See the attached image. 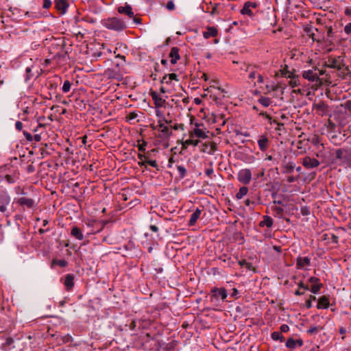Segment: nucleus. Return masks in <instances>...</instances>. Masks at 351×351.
<instances>
[{
	"mask_svg": "<svg viewBox=\"0 0 351 351\" xmlns=\"http://www.w3.org/2000/svg\"><path fill=\"white\" fill-rule=\"evenodd\" d=\"M101 24L106 28L116 32L123 31L127 28L125 22L118 17L105 19L101 21Z\"/></svg>",
	"mask_w": 351,
	"mask_h": 351,
	"instance_id": "1",
	"label": "nucleus"
},
{
	"mask_svg": "<svg viewBox=\"0 0 351 351\" xmlns=\"http://www.w3.org/2000/svg\"><path fill=\"white\" fill-rule=\"evenodd\" d=\"M302 77L304 79L314 83L312 85V88L314 90H317L323 84L322 80L319 77V74H317V68L304 71L302 72Z\"/></svg>",
	"mask_w": 351,
	"mask_h": 351,
	"instance_id": "2",
	"label": "nucleus"
},
{
	"mask_svg": "<svg viewBox=\"0 0 351 351\" xmlns=\"http://www.w3.org/2000/svg\"><path fill=\"white\" fill-rule=\"evenodd\" d=\"M210 293H211L210 297H211L212 301L215 300L217 302V301H219V299H221L222 301H224L228 296L227 291L223 287H221V288L213 287L211 289Z\"/></svg>",
	"mask_w": 351,
	"mask_h": 351,
	"instance_id": "3",
	"label": "nucleus"
},
{
	"mask_svg": "<svg viewBox=\"0 0 351 351\" xmlns=\"http://www.w3.org/2000/svg\"><path fill=\"white\" fill-rule=\"evenodd\" d=\"M238 180L245 184H248L252 180V171L249 169H241L237 175Z\"/></svg>",
	"mask_w": 351,
	"mask_h": 351,
	"instance_id": "4",
	"label": "nucleus"
},
{
	"mask_svg": "<svg viewBox=\"0 0 351 351\" xmlns=\"http://www.w3.org/2000/svg\"><path fill=\"white\" fill-rule=\"evenodd\" d=\"M117 12L119 14L127 15L129 18H131V19L133 18L134 21L136 23H140V19L134 17V13L132 11V8L131 5L128 4L127 3L125 4L124 6L118 7Z\"/></svg>",
	"mask_w": 351,
	"mask_h": 351,
	"instance_id": "5",
	"label": "nucleus"
},
{
	"mask_svg": "<svg viewBox=\"0 0 351 351\" xmlns=\"http://www.w3.org/2000/svg\"><path fill=\"white\" fill-rule=\"evenodd\" d=\"M311 259L307 256H298L296 259V268L298 269L308 270L311 265Z\"/></svg>",
	"mask_w": 351,
	"mask_h": 351,
	"instance_id": "6",
	"label": "nucleus"
},
{
	"mask_svg": "<svg viewBox=\"0 0 351 351\" xmlns=\"http://www.w3.org/2000/svg\"><path fill=\"white\" fill-rule=\"evenodd\" d=\"M165 122L163 120L158 119L156 129L161 132L162 138H169L171 135V132L169 128L165 125Z\"/></svg>",
	"mask_w": 351,
	"mask_h": 351,
	"instance_id": "7",
	"label": "nucleus"
},
{
	"mask_svg": "<svg viewBox=\"0 0 351 351\" xmlns=\"http://www.w3.org/2000/svg\"><path fill=\"white\" fill-rule=\"evenodd\" d=\"M151 97L154 101L156 108H166L167 102L165 99L158 95L156 93L153 92L151 93Z\"/></svg>",
	"mask_w": 351,
	"mask_h": 351,
	"instance_id": "8",
	"label": "nucleus"
},
{
	"mask_svg": "<svg viewBox=\"0 0 351 351\" xmlns=\"http://www.w3.org/2000/svg\"><path fill=\"white\" fill-rule=\"evenodd\" d=\"M320 162L316 158H312L309 156H306L302 159V165L306 169H313L317 167Z\"/></svg>",
	"mask_w": 351,
	"mask_h": 351,
	"instance_id": "9",
	"label": "nucleus"
},
{
	"mask_svg": "<svg viewBox=\"0 0 351 351\" xmlns=\"http://www.w3.org/2000/svg\"><path fill=\"white\" fill-rule=\"evenodd\" d=\"M313 110H315L318 115L323 117L328 113V106L324 102H319L313 104Z\"/></svg>",
	"mask_w": 351,
	"mask_h": 351,
	"instance_id": "10",
	"label": "nucleus"
},
{
	"mask_svg": "<svg viewBox=\"0 0 351 351\" xmlns=\"http://www.w3.org/2000/svg\"><path fill=\"white\" fill-rule=\"evenodd\" d=\"M308 282L312 284L311 291L313 293L317 294L322 287V284L319 282V279L316 277H311Z\"/></svg>",
	"mask_w": 351,
	"mask_h": 351,
	"instance_id": "11",
	"label": "nucleus"
},
{
	"mask_svg": "<svg viewBox=\"0 0 351 351\" xmlns=\"http://www.w3.org/2000/svg\"><path fill=\"white\" fill-rule=\"evenodd\" d=\"M325 66L341 69V62H340V57L336 58H330L328 61L325 62Z\"/></svg>",
	"mask_w": 351,
	"mask_h": 351,
	"instance_id": "12",
	"label": "nucleus"
},
{
	"mask_svg": "<svg viewBox=\"0 0 351 351\" xmlns=\"http://www.w3.org/2000/svg\"><path fill=\"white\" fill-rule=\"evenodd\" d=\"M69 4L66 0H56L55 8L60 11V14H63L66 12Z\"/></svg>",
	"mask_w": 351,
	"mask_h": 351,
	"instance_id": "13",
	"label": "nucleus"
},
{
	"mask_svg": "<svg viewBox=\"0 0 351 351\" xmlns=\"http://www.w3.org/2000/svg\"><path fill=\"white\" fill-rule=\"evenodd\" d=\"M257 143L260 150L262 152H265L269 146V139L265 135H261Z\"/></svg>",
	"mask_w": 351,
	"mask_h": 351,
	"instance_id": "14",
	"label": "nucleus"
},
{
	"mask_svg": "<svg viewBox=\"0 0 351 351\" xmlns=\"http://www.w3.org/2000/svg\"><path fill=\"white\" fill-rule=\"evenodd\" d=\"M196 128H194L192 132L190 133L189 136L191 138H193L194 136L201 138H206L208 137V135L206 134V132L204 131L202 129L198 128L199 125H195Z\"/></svg>",
	"mask_w": 351,
	"mask_h": 351,
	"instance_id": "15",
	"label": "nucleus"
},
{
	"mask_svg": "<svg viewBox=\"0 0 351 351\" xmlns=\"http://www.w3.org/2000/svg\"><path fill=\"white\" fill-rule=\"evenodd\" d=\"M218 30L216 27L213 26H208L206 27V31L203 32V36L204 38L208 39L210 37H215L217 36Z\"/></svg>",
	"mask_w": 351,
	"mask_h": 351,
	"instance_id": "16",
	"label": "nucleus"
},
{
	"mask_svg": "<svg viewBox=\"0 0 351 351\" xmlns=\"http://www.w3.org/2000/svg\"><path fill=\"white\" fill-rule=\"evenodd\" d=\"M18 203L23 206H25L28 208H31L34 206V201L31 198L26 197H20L18 199Z\"/></svg>",
	"mask_w": 351,
	"mask_h": 351,
	"instance_id": "17",
	"label": "nucleus"
},
{
	"mask_svg": "<svg viewBox=\"0 0 351 351\" xmlns=\"http://www.w3.org/2000/svg\"><path fill=\"white\" fill-rule=\"evenodd\" d=\"M259 69H260V67L258 66L250 65V66H247L246 71L249 72V75H248L249 79H250L252 81L255 80L259 73V72L258 71Z\"/></svg>",
	"mask_w": 351,
	"mask_h": 351,
	"instance_id": "18",
	"label": "nucleus"
},
{
	"mask_svg": "<svg viewBox=\"0 0 351 351\" xmlns=\"http://www.w3.org/2000/svg\"><path fill=\"white\" fill-rule=\"evenodd\" d=\"M201 213L202 210L199 209V208H197L193 212V213L190 216L189 225L191 226H194L196 223L197 219L199 218Z\"/></svg>",
	"mask_w": 351,
	"mask_h": 351,
	"instance_id": "19",
	"label": "nucleus"
},
{
	"mask_svg": "<svg viewBox=\"0 0 351 351\" xmlns=\"http://www.w3.org/2000/svg\"><path fill=\"white\" fill-rule=\"evenodd\" d=\"M169 57L171 58V64H175L180 58L179 55V49L178 47L171 48L169 53Z\"/></svg>",
	"mask_w": 351,
	"mask_h": 351,
	"instance_id": "20",
	"label": "nucleus"
},
{
	"mask_svg": "<svg viewBox=\"0 0 351 351\" xmlns=\"http://www.w3.org/2000/svg\"><path fill=\"white\" fill-rule=\"evenodd\" d=\"M303 342L301 339L294 340L293 338H289L286 342V346L290 349H294L297 346H302Z\"/></svg>",
	"mask_w": 351,
	"mask_h": 351,
	"instance_id": "21",
	"label": "nucleus"
},
{
	"mask_svg": "<svg viewBox=\"0 0 351 351\" xmlns=\"http://www.w3.org/2000/svg\"><path fill=\"white\" fill-rule=\"evenodd\" d=\"M256 5L255 3L247 2L244 4L243 8L241 9V12L242 14H247L250 16L253 15V13L250 9L251 7L255 8Z\"/></svg>",
	"mask_w": 351,
	"mask_h": 351,
	"instance_id": "22",
	"label": "nucleus"
},
{
	"mask_svg": "<svg viewBox=\"0 0 351 351\" xmlns=\"http://www.w3.org/2000/svg\"><path fill=\"white\" fill-rule=\"evenodd\" d=\"M64 285L67 290H71L74 286V277L71 274H67L65 276Z\"/></svg>",
	"mask_w": 351,
	"mask_h": 351,
	"instance_id": "23",
	"label": "nucleus"
},
{
	"mask_svg": "<svg viewBox=\"0 0 351 351\" xmlns=\"http://www.w3.org/2000/svg\"><path fill=\"white\" fill-rule=\"evenodd\" d=\"M330 303L328 299L326 296L321 297L317 302V308H328Z\"/></svg>",
	"mask_w": 351,
	"mask_h": 351,
	"instance_id": "24",
	"label": "nucleus"
},
{
	"mask_svg": "<svg viewBox=\"0 0 351 351\" xmlns=\"http://www.w3.org/2000/svg\"><path fill=\"white\" fill-rule=\"evenodd\" d=\"M71 234L75 237L76 239L82 240L84 239V235L81 231V230L77 226H74L72 228L71 230Z\"/></svg>",
	"mask_w": 351,
	"mask_h": 351,
	"instance_id": "25",
	"label": "nucleus"
},
{
	"mask_svg": "<svg viewBox=\"0 0 351 351\" xmlns=\"http://www.w3.org/2000/svg\"><path fill=\"white\" fill-rule=\"evenodd\" d=\"M199 140H194L193 138L190 137L189 139L186 141H183L182 142V145L183 149H186L189 145L197 146L199 143Z\"/></svg>",
	"mask_w": 351,
	"mask_h": 351,
	"instance_id": "26",
	"label": "nucleus"
},
{
	"mask_svg": "<svg viewBox=\"0 0 351 351\" xmlns=\"http://www.w3.org/2000/svg\"><path fill=\"white\" fill-rule=\"evenodd\" d=\"M273 225V219L269 216L265 215L263 217V220L261 221L259 223L261 227L267 226V228H271Z\"/></svg>",
	"mask_w": 351,
	"mask_h": 351,
	"instance_id": "27",
	"label": "nucleus"
},
{
	"mask_svg": "<svg viewBox=\"0 0 351 351\" xmlns=\"http://www.w3.org/2000/svg\"><path fill=\"white\" fill-rule=\"evenodd\" d=\"M280 74L282 77L289 78L292 76L293 74H294L293 72L289 71V67L287 65L282 66V68L280 69Z\"/></svg>",
	"mask_w": 351,
	"mask_h": 351,
	"instance_id": "28",
	"label": "nucleus"
},
{
	"mask_svg": "<svg viewBox=\"0 0 351 351\" xmlns=\"http://www.w3.org/2000/svg\"><path fill=\"white\" fill-rule=\"evenodd\" d=\"M156 116L158 118V119L163 120L166 123L170 124L172 123L171 120L166 119L164 116L163 112L160 110L159 108H156L155 110Z\"/></svg>",
	"mask_w": 351,
	"mask_h": 351,
	"instance_id": "29",
	"label": "nucleus"
},
{
	"mask_svg": "<svg viewBox=\"0 0 351 351\" xmlns=\"http://www.w3.org/2000/svg\"><path fill=\"white\" fill-rule=\"evenodd\" d=\"M258 102L263 107H268L271 104V99L267 97L261 96L258 99Z\"/></svg>",
	"mask_w": 351,
	"mask_h": 351,
	"instance_id": "30",
	"label": "nucleus"
},
{
	"mask_svg": "<svg viewBox=\"0 0 351 351\" xmlns=\"http://www.w3.org/2000/svg\"><path fill=\"white\" fill-rule=\"evenodd\" d=\"M138 114L136 112H130L126 115L125 119L130 123H135Z\"/></svg>",
	"mask_w": 351,
	"mask_h": 351,
	"instance_id": "31",
	"label": "nucleus"
},
{
	"mask_svg": "<svg viewBox=\"0 0 351 351\" xmlns=\"http://www.w3.org/2000/svg\"><path fill=\"white\" fill-rule=\"evenodd\" d=\"M248 192V188L247 186H242L239 189V192L236 194V198L237 199H242Z\"/></svg>",
	"mask_w": 351,
	"mask_h": 351,
	"instance_id": "32",
	"label": "nucleus"
},
{
	"mask_svg": "<svg viewBox=\"0 0 351 351\" xmlns=\"http://www.w3.org/2000/svg\"><path fill=\"white\" fill-rule=\"evenodd\" d=\"M289 78L290 79L289 84L291 87L294 88L299 86L300 82L298 76L295 75V73L293 74L292 76Z\"/></svg>",
	"mask_w": 351,
	"mask_h": 351,
	"instance_id": "33",
	"label": "nucleus"
},
{
	"mask_svg": "<svg viewBox=\"0 0 351 351\" xmlns=\"http://www.w3.org/2000/svg\"><path fill=\"white\" fill-rule=\"evenodd\" d=\"M106 74L109 78H113V79H117V80L122 79L121 75L119 73H117V71H114L113 70L108 69L106 71Z\"/></svg>",
	"mask_w": 351,
	"mask_h": 351,
	"instance_id": "34",
	"label": "nucleus"
},
{
	"mask_svg": "<svg viewBox=\"0 0 351 351\" xmlns=\"http://www.w3.org/2000/svg\"><path fill=\"white\" fill-rule=\"evenodd\" d=\"M271 209L274 212L276 216H277L279 218L282 217L284 209L282 207L278 206H273L271 207Z\"/></svg>",
	"mask_w": 351,
	"mask_h": 351,
	"instance_id": "35",
	"label": "nucleus"
},
{
	"mask_svg": "<svg viewBox=\"0 0 351 351\" xmlns=\"http://www.w3.org/2000/svg\"><path fill=\"white\" fill-rule=\"evenodd\" d=\"M10 199L9 196H6L2 204L0 205V212L5 213L6 210V206L10 203Z\"/></svg>",
	"mask_w": 351,
	"mask_h": 351,
	"instance_id": "36",
	"label": "nucleus"
},
{
	"mask_svg": "<svg viewBox=\"0 0 351 351\" xmlns=\"http://www.w3.org/2000/svg\"><path fill=\"white\" fill-rule=\"evenodd\" d=\"M271 338L274 340H280L281 342L285 341V337L282 336L281 332H274L271 333Z\"/></svg>",
	"mask_w": 351,
	"mask_h": 351,
	"instance_id": "37",
	"label": "nucleus"
},
{
	"mask_svg": "<svg viewBox=\"0 0 351 351\" xmlns=\"http://www.w3.org/2000/svg\"><path fill=\"white\" fill-rule=\"evenodd\" d=\"M177 170L178 171L180 178H183L185 177L186 174V169L184 166L178 165L177 167Z\"/></svg>",
	"mask_w": 351,
	"mask_h": 351,
	"instance_id": "38",
	"label": "nucleus"
},
{
	"mask_svg": "<svg viewBox=\"0 0 351 351\" xmlns=\"http://www.w3.org/2000/svg\"><path fill=\"white\" fill-rule=\"evenodd\" d=\"M71 83L70 82V81H69V80L64 81L63 86H62L63 93H68L71 89Z\"/></svg>",
	"mask_w": 351,
	"mask_h": 351,
	"instance_id": "39",
	"label": "nucleus"
},
{
	"mask_svg": "<svg viewBox=\"0 0 351 351\" xmlns=\"http://www.w3.org/2000/svg\"><path fill=\"white\" fill-rule=\"evenodd\" d=\"M220 13L219 5L215 4L212 7V10L210 11V14L212 16L218 15Z\"/></svg>",
	"mask_w": 351,
	"mask_h": 351,
	"instance_id": "40",
	"label": "nucleus"
},
{
	"mask_svg": "<svg viewBox=\"0 0 351 351\" xmlns=\"http://www.w3.org/2000/svg\"><path fill=\"white\" fill-rule=\"evenodd\" d=\"M284 168L285 169L287 172L291 173L293 171L295 168V165L292 162H289L285 165Z\"/></svg>",
	"mask_w": 351,
	"mask_h": 351,
	"instance_id": "41",
	"label": "nucleus"
},
{
	"mask_svg": "<svg viewBox=\"0 0 351 351\" xmlns=\"http://www.w3.org/2000/svg\"><path fill=\"white\" fill-rule=\"evenodd\" d=\"M165 79L171 80L172 82H178V75L176 73H170L169 75H165Z\"/></svg>",
	"mask_w": 351,
	"mask_h": 351,
	"instance_id": "42",
	"label": "nucleus"
},
{
	"mask_svg": "<svg viewBox=\"0 0 351 351\" xmlns=\"http://www.w3.org/2000/svg\"><path fill=\"white\" fill-rule=\"evenodd\" d=\"M146 146H147V142L143 141L142 142V143L138 144L137 147L140 152H143L145 151Z\"/></svg>",
	"mask_w": 351,
	"mask_h": 351,
	"instance_id": "43",
	"label": "nucleus"
},
{
	"mask_svg": "<svg viewBox=\"0 0 351 351\" xmlns=\"http://www.w3.org/2000/svg\"><path fill=\"white\" fill-rule=\"evenodd\" d=\"M318 330H319L318 327H317V326H311L307 330V333L309 334V335H313V334L317 333L318 332Z\"/></svg>",
	"mask_w": 351,
	"mask_h": 351,
	"instance_id": "44",
	"label": "nucleus"
},
{
	"mask_svg": "<svg viewBox=\"0 0 351 351\" xmlns=\"http://www.w3.org/2000/svg\"><path fill=\"white\" fill-rule=\"evenodd\" d=\"M171 128L174 130H182L184 129V125L183 124L176 123L174 125H171Z\"/></svg>",
	"mask_w": 351,
	"mask_h": 351,
	"instance_id": "45",
	"label": "nucleus"
},
{
	"mask_svg": "<svg viewBox=\"0 0 351 351\" xmlns=\"http://www.w3.org/2000/svg\"><path fill=\"white\" fill-rule=\"evenodd\" d=\"M146 162L147 165L152 166V167H154V168H157L158 167V165H157V162L156 160H149V158H147L146 160Z\"/></svg>",
	"mask_w": 351,
	"mask_h": 351,
	"instance_id": "46",
	"label": "nucleus"
},
{
	"mask_svg": "<svg viewBox=\"0 0 351 351\" xmlns=\"http://www.w3.org/2000/svg\"><path fill=\"white\" fill-rule=\"evenodd\" d=\"M51 6V0H43V8L45 9H49Z\"/></svg>",
	"mask_w": 351,
	"mask_h": 351,
	"instance_id": "47",
	"label": "nucleus"
},
{
	"mask_svg": "<svg viewBox=\"0 0 351 351\" xmlns=\"http://www.w3.org/2000/svg\"><path fill=\"white\" fill-rule=\"evenodd\" d=\"M344 32L347 35H349L351 34V23H349L347 25H346V26L344 27Z\"/></svg>",
	"mask_w": 351,
	"mask_h": 351,
	"instance_id": "48",
	"label": "nucleus"
},
{
	"mask_svg": "<svg viewBox=\"0 0 351 351\" xmlns=\"http://www.w3.org/2000/svg\"><path fill=\"white\" fill-rule=\"evenodd\" d=\"M31 71H32V69L30 67H27L26 69H25V72H26V77H25V80L27 81L29 80L31 77H32V75H31Z\"/></svg>",
	"mask_w": 351,
	"mask_h": 351,
	"instance_id": "49",
	"label": "nucleus"
},
{
	"mask_svg": "<svg viewBox=\"0 0 351 351\" xmlns=\"http://www.w3.org/2000/svg\"><path fill=\"white\" fill-rule=\"evenodd\" d=\"M23 135L28 141H32L33 140V137L30 133L23 131Z\"/></svg>",
	"mask_w": 351,
	"mask_h": 351,
	"instance_id": "50",
	"label": "nucleus"
},
{
	"mask_svg": "<svg viewBox=\"0 0 351 351\" xmlns=\"http://www.w3.org/2000/svg\"><path fill=\"white\" fill-rule=\"evenodd\" d=\"M280 328L281 332H287L289 330V327L287 324L281 325Z\"/></svg>",
	"mask_w": 351,
	"mask_h": 351,
	"instance_id": "51",
	"label": "nucleus"
},
{
	"mask_svg": "<svg viewBox=\"0 0 351 351\" xmlns=\"http://www.w3.org/2000/svg\"><path fill=\"white\" fill-rule=\"evenodd\" d=\"M345 109L351 112V100L346 101L344 104Z\"/></svg>",
	"mask_w": 351,
	"mask_h": 351,
	"instance_id": "52",
	"label": "nucleus"
},
{
	"mask_svg": "<svg viewBox=\"0 0 351 351\" xmlns=\"http://www.w3.org/2000/svg\"><path fill=\"white\" fill-rule=\"evenodd\" d=\"M167 8L169 10H174L175 8V5H174V3H173V1H169L167 3V5H166Z\"/></svg>",
	"mask_w": 351,
	"mask_h": 351,
	"instance_id": "53",
	"label": "nucleus"
},
{
	"mask_svg": "<svg viewBox=\"0 0 351 351\" xmlns=\"http://www.w3.org/2000/svg\"><path fill=\"white\" fill-rule=\"evenodd\" d=\"M15 128L17 130L21 131L23 129V123L18 121L15 123Z\"/></svg>",
	"mask_w": 351,
	"mask_h": 351,
	"instance_id": "54",
	"label": "nucleus"
},
{
	"mask_svg": "<svg viewBox=\"0 0 351 351\" xmlns=\"http://www.w3.org/2000/svg\"><path fill=\"white\" fill-rule=\"evenodd\" d=\"M343 156V151L341 149H339L336 151V158L337 159H341Z\"/></svg>",
	"mask_w": 351,
	"mask_h": 351,
	"instance_id": "55",
	"label": "nucleus"
},
{
	"mask_svg": "<svg viewBox=\"0 0 351 351\" xmlns=\"http://www.w3.org/2000/svg\"><path fill=\"white\" fill-rule=\"evenodd\" d=\"M298 287L300 288H302L304 290H309V287L308 285H304L302 282H300L298 284Z\"/></svg>",
	"mask_w": 351,
	"mask_h": 351,
	"instance_id": "56",
	"label": "nucleus"
},
{
	"mask_svg": "<svg viewBox=\"0 0 351 351\" xmlns=\"http://www.w3.org/2000/svg\"><path fill=\"white\" fill-rule=\"evenodd\" d=\"M239 294V291L238 290L236 289V288H234L232 289V292L230 293V296L232 298H237V295Z\"/></svg>",
	"mask_w": 351,
	"mask_h": 351,
	"instance_id": "57",
	"label": "nucleus"
},
{
	"mask_svg": "<svg viewBox=\"0 0 351 351\" xmlns=\"http://www.w3.org/2000/svg\"><path fill=\"white\" fill-rule=\"evenodd\" d=\"M58 265L62 267H64L67 265V262L65 260H59Z\"/></svg>",
	"mask_w": 351,
	"mask_h": 351,
	"instance_id": "58",
	"label": "nucleus"
},
{
	"mask_svg": "<svg viewBox=\"0 0 351 351\" xmlns=\"http://www.w3.org/2000/svg\"><path fill=\"white\" fill-rule=\"evenodd\" d=\"M161 83L162 84H172V81L171 80H166L165 79V75L163 76L162 79L161 80Z\"/></svg>",
	"mask_w": 351,
	"mask_h": 351,
	"instance_id": "59",
	"label": "nucleus"
},
{
	"mask_svg": "<svg viewBox=\"0 0 351 351\" xmlns=\"http://www.w3.org/2000/svg\"><path fill=\"white\" fill-rule=\"evenodd\" d=\"M256 78L258 79V83L262 84L264 82L263 76L262 75V74L261 73H258Z\"/></svg>",
	"mask_w": 351,
	"mask_h": 351,
	"instance_id": "60",
	"label": "nucleus"
},
{
	"mask_svg": "<svg viewBox=\"0 0 351 351\" xmlns=\"http://www.w3.org/2000/svg\"><path fill=\"white\" fill-rule=\"evenodd\" d=\"M138 158L139 160H143V159L147 160V158H149V156H146L145 154H138Z\"/></svg>",
	"mask_w": 351,
	"mask_h": 351,
	"instance_id": "61",
	"label": "nucleus"
},
{
	"mask_svg": "<svg viewBox=\"0 0 351 351\" xmlns=\"http://www.w3.org/2000/svg\"><path fill=\"white\" fill-rule=\"evenodd\" d=\"M157 152V150L156 149H151L150 151H148L145 155L146 156H149V158L152 156V154Z\"/></svg>",
	"mask_w": 351,
	"mask_h": 351,
	"instance_id": "62",
	"label": "nucleus"
},
{
	"mask_svg": "<svg viewBox=\"0 0 351 351\" xmlns=\"http://www.w3.org/2000/svg\"><path fill=\"white\" fill-rule=\"evenodd\" d=\"M150 229L153 231V232H157L158 230V228L155 226V225H152L150 226Z\"/></svg>",
	"mask_w": 351,
	"mask_h": 351,
	"instance_id": "63",
	"label": "nucleus"
},
{
	"mask_svg": "<svg viewBox=\"0 0 351 351\" xmlns=\"http://www.w3.org/2000/svg\"><path fill=\"white\" fill-rule=\"evenodd\" d=\"M332 241L333 243H337L338 241V237L335 235V234H332Z\"/></svg>",
	"mask_w": 351,
	"mask_h": 351,
	"instance_id": "64",
	"label": "nucleus"
}]
</instances>
